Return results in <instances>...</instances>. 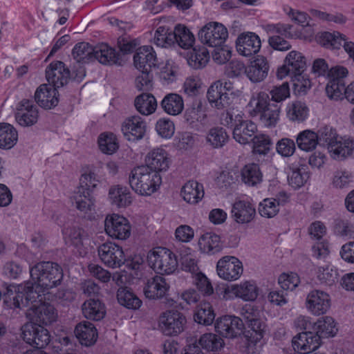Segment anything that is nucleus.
Masks as SVG:
<instances>
[{
  "instance_id": "obj_1",
  "label": "nucleus",
  "mask_w": 354,
  "mask_h": 354,
  "mask_svg": "<svg viewBox=\"0 0 354 354\" xmlns=\"http://www.w3.org/2000/svg\"><path fill=\"white\" fill-rule=\"evenodd\" d=\"M30 274L35 281H27L19 286L10 285L3 294V302L11 309L24 308L30 302L41 301L45 292L61 283L62 269L57 263L41 261L30 267Z\"/></svg>"
},
{
  "instance_id": "obj_2",
  "label": "nucleus",
  "mask_w": 354,
  "mask_h": 354,
  "mask_svg": "<svg viewBox=\"0 0 354 354\" xmlns=\"http://www.w3.org/2000/svg\"><path fill=\"white\" fill-rule=\"evenodd\" d=\"M316 133L319 145L326 147L333 158L344 160L354 155V140L339 137L332 127H321Z\"/></svg>"
},
{
  "instance_id": "obj_3",
  "label": "nucleus",
  "mask_w": 354,
  "mask_h": 354,
  "mask_svg": "<svg viewBox=\"0 0 354 354\" xmlns=\"http://www.w3.org/2000/svg\"><path fill=\"white\" fill-rule=\"evenodd\" d=\"M100 183V177L93 171L88 170L82 174L80 185L71 198L72 203L79 211L86 214L93 209L95 200L91 192Z\"/></svg>"
},
{
  "instance_id": "obj_4",
  "label": "nucleus",
  "mask_w": 354,
  "mask_h": 354,
  "mask_svg": "<svg viewBox=\"0 0 354 354\" xmlns=\"http://www.w3.org/2000/svg\"><path fill=\"white\" fill-rule=\"evenodd\" d=\"M162 183L160 174L144 165L134 167L129 174L131 189L142 196H150L157 191Z\"/></svg>"
},
{
  "instance_id": "obj_5",
  "label": "nucleus",
  "mask_w": 354,
  "mask_h": 354,
  "mask_svg": "<svg viewBox=\"0 0 354 354\" xmlns=\"http://www.w3.org/2000/svg\"><path fill=\"white\" fill-rule=\"evenodd\" d=\"M254 111L259 116L260 123L266 127H274L279 121L281 106L270 102L269 95L259 92L254 99Z\"/></svg>"
},
{
  "instance_id": "obj_6",
  "label": "nucleus",
  "mask_w": 354,
  "mask_h": 354,
  "mask_svg": "<svg viewBox=\"0 0 354 354\" xmlns=\"http://www.w3.org/2000/svg\"><path fill=\"white\" fill-rule=\"evenodd\" d=\"M234 88L230 81L218 80L208 88L207 100L212 107L217 109H227L232 103Z\"/></svg>"
},
{
  "instance_id": "obj_7",
  "label": "nucleus",
  "mask_w": 354,
  "mask_h": 354,
  "mask_svg": "<svg viewBox=\"0 0 354 354\" xmlns=\"http://www.w3.org/2000/svg\"><path fill=\"white\" fill-rule=\"evenodd\" d=\"M150 267L160 274H169L177 268L178 261L176 255L166 248L158 247L153 249L148 256Z\"/></svg>"
},
{
  "instance_id": "obj_8",
  "label": "nucleus",
  "mask_w": 354,
  "mask_h": 354,
  "mask_svg": "<svg viewBox=\"0 0 354 354\" xmlns=\"http://www.w3.org/2000/svg\"><path fill=\"white\" fill-rule=\"evenodd\" d=\"M185 324V315L175 310H168L162 313L158 321L160 331L167 336H175L182 333Z\"/></svg>"
},
{
  "instance_id": "obj_9",
  "label": "nucleus",
  "mask_w": 354,
  "mask_h": 354,
  "mask_svg": "<svg viewBox=\"0 0 354 354\" xmlns=\"http://www.w3.org/2000/svg\"><path fill=\"white\" fill-rule=\"evenodd\" d=\"M45 297L41 300L30 302L26 307L30 308L27 311V316L35 322V324L48 325L56 321L57 313L53 306L44 302Z\"/></svg>"
},
{
  "instance_id": "obj_10",
  "label": "nucleus",
  "mask_w": 354,
  "mask_h": 354,
  "mask_svg": "<svg viewBox=\"0 0 354 354\" xmlns=\"http://www.w3.org/2000/svg\"><path fill=\"white\" fill-rule=\"evenodd\" d=\"M227 37V29L222 24L215 21L207 23L198 32L201 41L210 47H220Z\"/></svg>"
},
{
  "instance_id": "obj_11",
  "label": "nucleus",
  "mask_w": 354,
  "mask_h": 354,
  "mask_svg": "<svg viewBox=\"0 0 354 354\" xmlns=\"http://www.w3.org/2000/svg\"><path fill=\"white\" fill-rule=\"evenodd\" d=\"M21 337L27 344L40 350L50 342L48 330L33 322L26 323L21 327Z\"/></svg>"
},
{
  "instance_id": "obj_12",
  "label": "nucleus",
  "mask_w": 354,
  "mask_h": 354,
  "mask_svg": "<svg viewBox=\"0 0 354 354\" xmlns=\"http://www.w3.org/2000/svg\"><path fill=\"white\" fill-rule=\"evenodd\" d=\"M104 230L109 236L119 240H126L131 235V225L129 221L117 214L106 216Z\"/></svg>"
},
{
  "instance_id": "obj_13",
  "label": "nucleus",
  "mask_w": 354,
  "mask_h": 354,
  "mask_svg": "<svg viewBox=\"0 0 354 354\" xmlns=\"http://www.w3.org/2000/svg\"><path fill=\"white\" fill-rule=\"evenodd\" d=\"M218 275L226 281H235L243 273L241 261L235 257L225 256L218 260L216 264Z\"/></svg>"
},
{
  "instance_id": "obj_14",
  "label": "nucleus",
  "mask_w": 354,
  "mask_h": 354,
  "mask_svg": "<svg viewBox=\"0 0 354 354\" xmlns=\"http://www.w3.org/2000/svg\"><path fill=\"white\" fill-rule=\"evenodd\" d=\"M330 297L321 290L314 289L310 291L306 299V307L313 315L319 316L326 314L330 308Z\"/></svg>"
},
{
  "instance_id": "obj_15",
  "label": "nucleus",
  "mask_w": 354,
  "mask_h": 354,
  "mask_svg": "<svg viewBox=\"0 0 354 354\" xmlns=\"http://www.w3.org/2000/svg\"><path fill=\"white\" fill-rule=\"evenodd\" d=\"M97 251L101 261L110 268H119L124 263L122 248L114 243H104L99 246Z\"/></svg>"
},
{
  "instance_id": "obj_16",
  "label": "nucleus",
  "mask_w": 354,
  "mask_h": 354,
  "mask_svg": "<svg viewBox=\"0 0 354 354\" xmlns=\"http://www.w3.org/2000/svg\"><path fill=\"white\" fill-rule=\"evenodd\" d=\"M321 338L313 330L303 331L293 337L292 343L295 351L300 354H308L319 347Z\"/></svg>"
},
{
  "instance_id": "obj_17",
  "label": "nucleus",
  "mask_w": 354,
  "mask_h": 354,
  "mask_svg": "<svg viewBox=\"0 0 354 354\" xmlns=\"http://www.w3.org/2000/svg\"><path fill=\"white\" fill-rule=\"evenodd\" d=\"M15 120L21 127H31L37 123L39 118V111L32 100L23 99L17 106Z\"/></svg>"
},
{
  "instance_id": "obj_18",
  "label": "nucleus",
  "mask_w": 354,
  "mask_h": 354,
  "mask_svg": "<svg viewBox=\"0 0 354 354\" xmlns=\"http://www.w3.org/2000/svg\"><path fill=\"white\" fill-rule=\"evenodd\" d=\"M70 71L61 61L51 62L46 68L48 85L59 88L66 85L70 78Z\"/></svg>"
},
{
  "instance_id": "obj_19",
  "label": "nucleus",
  "mask_w": 354,
  "mask_h": 354,
  "mask_svg": "<svg viewBox=\"0 0 354 354\" xmlns=\"http://www.w3.org/2000/svg\"><path fill=\"white\" fill-rule=\"evenodd\" d=\"M147 129L144 119L138 115L127 118L122 122L121 130L124 137L129 141H138L143 138Z\"/></svg>"
},
{
  "instance_id": "obj_20",
  "label": "nucleus",
  "mask_w": 354,
  "mask_h": 354,
  "mask_svg": "<svg viewBox=\"0 0 354 354\" xmlns=\"http://www.w3.org/2000/svg\"><path fill=\"white\" fill-rule=\"evenodd\" d=\"M243 326V322L239 317L225 315L216 320L215 328L223 337L234 338L242 332Z\"/></svg>"
},
{
  "instance_id": "obj_21",
  "label": "nucleus",
  "mask_w": 354,
  "mask_h": 354,
  "mask_svg": "<svg viewBox=\"0 0 354 354\" xmlns=\"http://www.w3.org/2000/svg\"><path fill=\"white\" fill-rule=\"evenodd\" d=\"M261 46L259 37L252 32L241 33L236 41L237 52L245 57L257 54Z\"/></svg>"
},
{
  "instance_id": "obj_22",
  "label": "nucleus",
  "mask_w": 354,
  "mask_h": 354,
  "mask_svg": "<svg viewBox=\"0 0 354 354\" xmlns=\"http://www.w3.org/2000/svg\"><path fill=\"white\" fill-rule=\"evenodd\" d=\"M35 100L39 106L45 109L54 108L59 102L57 88L48 84H41L35 93Z\"/></svg>"
},
{
  "instance_id": "obj_23",
  "label": "nucleus",
  "mask_w": 354,
  "mask_h": 354,
  "mask_svg": "<svg viewBox=\"0 0 354 354\" xmlns=\"http://www.w3.org/2000/svg\"><path fill=\"white\" fill-rule=\"evenodd\" d=\"M146 165L151 171L159 174L167 171L171 163L167 152L161 148L154 149L150 151L145 159Z\"/></svg>"
},
{
  "instance_id": "obj_24",
  "label": "nucleus",
  "mask_w": 354,
  "mask_h": 354,
  "mask_svg": "<svg viewBox=\"0 0 354 354\" xmlns=\"http://www.w3.org/2000/svg\"><path fill=\"white\" fill-rule=\"evenodd\" d=\"M231 212L232 216L236 223L245 224L254 219L256 215V209L254 205L251 202L240 200L233 204Z\"/></svg>"
},
{
  "instance_id": "obj_25",
  "label": "nucleus",
  "mask_w": 354,
  "mask_h": 354,
  "mask_svg": "<svg viewBox=\"0 0 354 354\" xmlns=\"http://www.w3.org/2000/svg\"><path fill=\"white\" fill-rule=\"evenodd\" d=\"M269 64L263 56H257L245 69V73L252 82H260L268 75Z\"/></svg>"
},
{
  "instance_id": "obj_26",
  "label": "nucleus",
  "mask_w": 354,
  "mask_h": 354,
  "mask_svg": "<svg viewBox=\"0 0 354 354\" xmlns=\"http://www.w3.org/2000/svg\"><path fill=\"white\" fill-rule=\"evenodd\" d=\"M156 55L151 46H143L138 49L133 56V63L138 70L151 71L156 66Z\"/></svg>"
},
{
  "instance_id": "obj_27",
  "label": "nucleus",
  "mask_w": 354,
  "mask_h": 354,
  "mask_svg": "<svg viewBox=\"0 0 354 354\" xmlns=\"http://www.w3.org/2000/svg\"><path fill=\"white\" fill-rule=\"evenodd\" d=\"M169 289L165 279L156 275L149 279L144 288V293L149 299H158L164 297Z\"/></svg>"
},
{
  "instance_id": "obj_28",
  "label": "nucleus",
  "mask_w": 354,
  "mask_h": 354,
  "mask_svg": "<svg viewBox=\"0 0 354 354\" xmlns=\"http://www.w3.org/2000/svg\"><path fill=\"white\" fill-rule=\"evenodd\" d=\"M75 334L80 344L86 346L95 344L98 336L97 329L93 324L86 321L77 324Z\"/></svg>"
},
{
  "instance_id": "obj_29",
  "label": "nucleus",
  "mask_w": 354,
  "mask_h": 354,
  "mask_svg": "<svg viewBox=\"0 0 354 354\" xmlns=\"http://www.w3.org/2000/svg\"><path fill=\"white\" fill-rule=\"evenodd\" d=\"M257 130V125L250 120H241L233 130V138L240 144L245 145L252 140Z\"/></svg>"
},
{
  "instance_id": "obj_30",
  "label": "nucleus",
  "mask_w": 354,
  "mask_h": 354,
  "mask_svg": "<svg viewBox=\"0 0 354 354\" xmlns=\"http://www.w3.org/2000/svg\"><path fill=\"white\" fill-rule=\"evenodd\" d=\"M102 64L121 65L120 54L106 44H100L95 46L93 59Z\"/></svg>"
},
{
  "instance_id": "obj_31",
  "label": "nucleus",
  "mask_w": 354,
  "mask_h": 354,
  "mask_svg": "<svg viewBox=\"0 0 354 354\" xmlns=\"http://www.w3.org/2000/svg\"><path fill=\"white\" fill-rule=\"evenodd\" d=\"M84 316L91 320L100 321L106 315L104 304L99 299H90L84 302L82 306Z\"/></svg>"
},
{
  "instance_id": "obj_32",
  "label": "nucleus",
  "mask_w": 354,
  "mask_h": 354,
  "mask_svg": "<svg viewBox=\"0 0 354 354\" xmlns=\"http://www.w3.org/2000/svg\"><path fill=\"white\" fill-rule=\"evenodd\" d=\"M172 38L174 44H177L178 46L184 49L192 48L195 42L194 34L186 26L181 24L175 26Z\"/></svg>"
},
{
  "instance_id": "obj_33",
  "label": "nucleus",
  "mask_w": 354,
  "mask_h": 354,
  "mask_svg": "<svg viewBox=\"0 0 354 354\" xmlns=\"http://www.w3.org/2000/svg\"><path fill=\"white\" fill-rule=\"evenodd\" d=\"M181 195L187 203L196 204L204 196L203 186L196 181L189 180L183 187Z\"/></svg>"
},
{
  "instance_id": "obj_34",
  "label": "nucleus",
  "mask_w": 354,
  "mask_h": 354,
  "mask_svg": "<svg viewBox=\"0 0 354 354\" xmlns=\"http://www.w3.org/2000/svg\"><path fill=\"white\" fill-rule=\"evenodd\" d=\"M291 171L288 174L289 185L294 189H298L304 185L310 177L308 167L305 164L292 165L290 167Z\"/></svg>"
},
{
  "instance_id": "obj_35",
  "label": "nucleus",
  "mask_w": 354,
  "mask_h": 354,
  "mask_svg": "<svg viewBox=\"0 0 354 354\" xmlns=\"http://www.w3.org/2000/svg\"><path fill=\"white\" fill-rule=\"evenodd\" d=\"M313 330L319 335L320 338L333 337L338 329L335 319L330 316H325L313 323Z\"/></svg>"
},
{
  "instance_id": "obj_36",
  "label": "nucleus",
  "mask_w": 354,
  "mask_h": 354,
  "mask_svg": "<svg viewBox=\"0 0 354 354\" xmlns=\"http://www.w3.org/2000/svg\"><path fill=\"white\" fill-rule=\"evenodd\" d=\"M265 326L264 322L257 317L248 323V329L245 331L244 335L248 342V347L251 344L256 345L261 340Z\"/></svg>"
},
{
  "instance_id": "obj_37",
  "label": "nucleus",
  "mask_w": 354,
  "mask_h": 354,
  "mask_svg": "<svg viewBox=\"0 0 354 354\" xmlns=\"http://www.w3.org/2000/svg\"><path fill=\"white\" fill-rule=\"evenodd\" d=\"M160 106L167 114L177 115L184 109L183 97L176 93H169L162 99Z\"/></svg>"
},
{
  "instance_id": "obj_38",
  "label": "nucleus",
  "mask_w": 354,
  "mask_h": 354,
  "mask_svg": "<svg viewBox=\"0 0 354 354\" xmlns=\"http://www.w3.org/2000/svg\"><path fill=\"white\" fill-rule=\"evenodd\" d=\"M134 105L140 114L149 115L156 111L157 102L153 95L144 93L136 97Z\"/></svg>"
},
{
  "instance_id": "obj_39",
  "label": "nucleus",
  "mask_w": 354,
  "mask_h": 354,
  "mask_svg": "<svg viewBox=\"0 0 354 354\" xmlns=\"http://www.w3.org/2000/svg\"><path fill=\"white\" fill-rule=\"evenodd\" d=\"M220 236L212 232H207L203 234L199 241L198 245L201 250L209 254H214L221 250Z\"/></svg>"
},
{
  "instance_id": "obj_40",
  "label": "nucleus",
  "mask_w": 354,
  "mask_h": 354,
  "mask_svg": "<svg viewBox=\"0 0 354 354\" xmlns=\"http://www.w3.org/2000/svg\"><path fill=\"white\" fill-rule=\"evenodd\" d=\"M109 196L111 203L118 207L129 205L132 201L129 189L120 185L111 187Z\"/></svg>"
},
{
  "instance_id": "obj_41",
  "label": "nucleus",
  "mask_w": 354,
  "mask_h": 354,
  "mask_svg": "<svg viewBox=\"0 0 354 354\" xmlns=\"http://www.w3.org/2000/svg\"><path fill=\"white\" fill-rule=\"evenodd\" d=\"M17 131L12 125L8 123L0 124V148H12L17 143Z\"/></svg>"
},
{
  "instance_id": "obj_42",
  "label": "nucleus",
  "mask_w": 354,
  "mask_h": 354,
  "mask_svg": "<svg viewBox=\"0 0 354 354\" xmlns=\"http://www.w3.org/2000/svg\"><path fill=\"white\" fill-rule=\"evenodd\" d=\"M229 140L226 130L221 127L211 128L206 136L207 143L214 149L222 148Z\"/></svg>"
},
{
  "instance_id": "obj_43",
  "label": "nucleus",
  "mask_w": 354,
  "mask_h": 354,
  "mask_svg": "<svg viewBox=\"0 0 354 354\" xmlns=\"http://www.w3.org/2000/svg\"><path fill=\"white\" fill-rule=\"evenodd\" d=\"M95 46H92L87 42H79L73 47L72 55L79 63H86L93 60L95 55Z\"/></svg>"
},
{
  "instance_id": "obj_44",
  "label": "nucleus",
  "mask_w": 354,
  "mask_h": 354,
  "mask_svg": "<svg viewBox=\"0 0 354 354\" xmlns=\"http://www.w3.org/2000/svg\"><path fill=\"white\" fill-rule=\"evenodd\" d=\"M298 147L305 151H313L319 145L316 132L311 130H304L300 132L296 138Z\"/></svg>"
},
{
  "instance_id": "obj_45",
  "label": "nucleus",
  "mask_w": 354,
  "mask_h": 354,
  "mask_svg": "<svg viewBox=\"0 0 354 354\" xmlns=\"http://www.w3.org/2000/svg\"><path fill=\"white\" fill-rule=\"evenodd\" d=\"M233 293L244 301H254L258 296V288L254 282L245 281L239 285L234 286Z\"/></svg>"
},
{
  "instance_id": "obj_46",
  "label": "nucleus",
  "mask_w": 354,
  "mask_h": 354,
  "mask_svg": "<svg viewBox=\"0 0 354 354\" xmlns=\"http://www.w3.org/2000/svg\"><path fill=\"white\" fill-rule=\"evenodd\" d=\"M117 299L120 305L129 309H138L142 304V301L133 292L123 287L118 290Z\"/></svg>"
},
{
  "instance_id": "obj_47",
  "label": "nucleus",
  "mask_w": 354,
  "mask_h": 354,
  "mask_svg": "<svg viewBox=\"0 0 354 354\" xmlns=\"http://www.w3.org/2000/svg\"><path fill=\"white\" fill-rule=\"evenodd\" d=\"M345 41H347L346 37L339 32H324L318 37L320 45L327 48L339 49L340 46H343Z\"/></svg>"
},
{
  "instance_id": "obj_48",
  "label": "nucleus",
  "mask_w": 354,
  "mask_h": 354,
  "mask_svg": "<svg viewBox=\"0 0 354 354\" xmlns=\"http://www.w3.org/2000/svg\"><path fill=\"white\" fill-rule=\"evenodd\" d=\"M242 180L249 186H255L262 181V173L257 164L252 163L244 166L241 170Z\"/></svg>"
},
{
  "instance_id": "obj_49",
  "label": "nucleus",
  "mask_w": 354,
  "mask_h": 354,
  "mask_svg": "<svg viewBox=\"0 0 354 354\" xmlns=\"http://www.w3.org/2000/svg\"><path fill=\"white\" fill-rule=\"evenodd\" d=\"M285 63L292 72V75L304 73L306 68V59L301 53L292 50L286 56Z\"/></svg>"
},
{
  "instance_id": "obj_50",
  "label": "nucleus",
  "mask_w": 354,
  "mask_h": 354,
  "mask_svg": "<svg viewBox=\"0 0 354 354\" xmlns=\"http://www.w3.org/2000/svg\"><path fill=\"white\" fill-rule=\"evenodd\" d=\"M195 322L198 324L209 326L215 319V313L212 305L209 302H203L198 306L194 315Z\"/></svg>"
},
{
  "instance_id": "obj_51",
  "label": "nucleus",
  "mask_w": 354,
  "mask_h": 354,
  "mask_svg": "<svg viewBox=\"0 0 354 354\" xmlns=\"http://www.w3.org/2000/svg\"><path fill=\"white\" fill-rule=\"evenodd\" d=\"M308 109L301 101H295L288 104L286 115L292 121H304L308 115Z\"/></svg>"
},
{
  "instance_id": "obj_52",
  "label": "nucleus",
  "mask_w": 354,
  "mask_h": 354,
  "mask_svg": "<svg viewBox=\"0 0 354 354\" xmlns=\"http://www.w3.org/2000/svg\"><path fill=\"white\" fill-rule=\"evenodd\" d=\"M98 145L100 151L105 154H113L119 148L116 136L112 133H102L98 138Z\"/></svg>"
},
{
  "instance_id": "obj_53",
  "label": "nucleus",
  "mask_w": 354,
  "mask_h": 354,
  "mask_svg": "<svg viewBox=\"0 0 354 354\" xmlns=\"http://www.w3.org/2000/svg\"><path fill=\"white\" fill-rule=\"evenodd\" d=\"M205 107L201 100L195 99L192 105L185 112V119L190 124L196 121H201L204 117Z\"/></svg>"
},
{
  "instance_id": "obj_54",
  "label": "nucleus",
  "mask_w": 354,
  "mask_h": 354,
  "mask_svg": "<svg viewBox=\"0 0 354 354\" xmlns=\"http://www.w3.org/2000/svg\"><path fill=\"white\" fill-rule=\"evenodd\" d=\"M198 344L203 349L207 351H214L221 348L224 342L223 339L212 333H205L198 339Z\"/></svg>"
},
{
  "instance_id": "obj_55",
  "label": "nucleus",
  "mask_w": 354,
  "mask_h": 354,
  "mask_svg": "<svg viewBox=\"0 0 354 354\" xmlns=\"http://www.w3.org/2000/svg\"><path fill=\"white\" fill-rule=\"evenodd\" d=\"M209 58V53L206 48H193L192 51L189 53L187 62L190 66L197 69L204 67L207 63Z\"/></svg>"
},
{
  "instance_id": "obj_56",
  "label": "nucleus",
  "mask_w": 354,
  "mask_h": 354,
  "mask_svg": "<svg viewBox=\"0 0 354 354\" xmlns=\"http://www.w3.org/2000/svg\"><path fill=\"white\" fill-rule=\"evenodd\" d=\"M172 35L173 30L167 26H159L155 31L153 42L160 47L171 46L174 45Z\"/></svg>"
},
{
  "instance_id": "obj_57",
  "label": "nucleus",
  "mask_w": 354,
  "mask_h": 354,
  "mask_svg": "<svg viewBox=\"0 0 354 354\" xmlns=\"http://www.w3.org/2000/svg\"><path fill=\"white\" fill-rule=\"evenodd\" d=\"M292 26L288 24H270L265 26V30L272 35H280L286 38L299 37L292 32Z\"/></svg>"
},
{
  "instance_id": "obj_58",
  "label": "nucleus",
  "mask_w": 354,
  "mask_h": 354,
  "mask_svg": "<svg viewBox=\"0 0 354 354\" xmlns=\"http://www.w3.org/2000/svg\"><path fill=\"white\" fill-rule=\"evenodd\" d=\"M62 232L67 244L77 247L82 243L84 230L80 227H67L62 230Z\"/></svg>"
},
{
  "instance_id": "obj_59",
  "label": "nucleus",
  "mask_w": 354,
  "mask_h": 354,
  "mask_svg": "<svg viewBox=\"0 0 354 354\" xmlns=\"http://www.w3.org/2000/svg\"><path fill=\"white\" fill-rule=\"evenodd\" d=\"M345 84V81L343 80H340V82L328 80L326 86L327 96L335 100L343 99V97H345V91L346 90Z\"/></svg>"
},
{
  "instance_id": "obj_60",
  "label": "nucleus",
  "mask_w": 354,
  "mask_h": 354,
  "mask_svg": "<svg viewBox=\"0 0 354 354\" xmlns=\"http://www.w3.org/2000/svg\"><path fill=\"white\" fill-rule=\"evenodd\" d=\"M279 211V207L277 202L273 198H265L259 203V212L261 216L272 218L278 214Z\"/></svg>"
},
{
  "instance_id": "obj_61",
  "label": "nucleus",
  "mask_w": 354,
  "mask_h": 354,
  "mask_svg": "<svg viewBox=\"0 0 354 354\" xmlns=\"http://www.w3.org/2000/svg\"><path fill=\"white\" fill-rule=\"evenodd\" d=\"M335 234L342 237L351 238L354 235V226L348 220L337 218L334 221Z\"/></svg>"
},
{
  "instance_id": "obj_62",
  "label": "nucleus",
  "mask_w": 354,
  "mask_h": 354,
  "mask_svg": "<svg viewBox=\"0 0 354 354\" xmlns=\"http://www.w3.org/2000/svg\"><path fill=\"white\" fill-rule=\"evenodd\" d=\"M268 94L269 95L270 101L272 100L278 104L290 97L289 84L286 82L281 85L274 86Z\"/></svg>"
},
{
  "instance_id": "obj_63",
  "label": "nucleus",
  "mask_w": 354,
  "mask_h": 354,
  "mask_svg": "<svg viewBox=\"0 0 354 354\" xmlns=\"http://www.w3.org/2000/svg\"><path fill=\"white\" fill-rule=\"evenodd\" d=\"M337 271L330 266L319 267L317 271L319 280L328 286L333 285L337 280Z\"/></svg>"
},
{
  "instance_id": "obj_64",
  "label": "nucleus",
  "mask_w": 354,
  "mask_h": 354,
  "mask_svg": "<svg viewBox=\"0 0 354 354\" xmlns=\"http://www.w3.org/2000/svg\"><path fill=\"white\" fill-rule=\"evenodd\" d=\"M276 150L283 157H290L296 151L295 142L289 138H283L277 142Z\"/></svg>"
}]
</instances>
